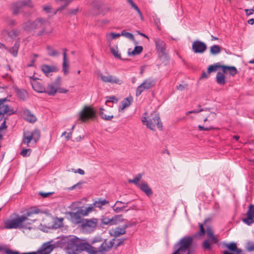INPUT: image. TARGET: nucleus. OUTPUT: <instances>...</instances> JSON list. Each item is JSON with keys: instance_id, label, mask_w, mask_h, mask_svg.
<instances>
[{"instance_id": "1", "label": "nucleus", "mask_w": 254, "mask_h": 254, "mask_svg": "<svg viewBox=\"0 0 254 254\" xmlns=\"http://www.w3.org/2000/svg\"><path fill=\"white\" fill-rule=\"evenodd\" d=\"M49 24L48 20L46 18L38 17L35 20H29L22 24L23 30L28 32H35V30L41 28L37 34V36H40L48 33L46 30V26Z\"/></svg>"}, {"instance_id": "2", "label": "nucleus", "mask_w": 254, "mask_h": 254, "mask_svg": "<svg viewBox=\"0 0 254 254\" xmlns=\"http://www.w3.org/2000/svg\"><path fill=\"white\" fill-rule=\"evenodd\" d=\"M142 122L143 125H146L147 128L152 130H155L156 127L160 130H162L163 129L162 123L160 118L159 115L156 112L151 113L148 118L143 117L142 119Z\"/></svg>"}, {"instance_id": "3", "label": "nucleus", "mask_w": 254, "mask_h": 254, "mask_svg": "<svg viewBox=\"0 0 254 254\" xmlns=\"http://www.w3.org/2000/svg\"><path fill=\"white\" fill-rule=\"evenodd\" d=\"M193 236H185L176 243L174 246V249L177 250L182 253H185L190 248L193 240Z\"/></svg>"}, {"instance_id": "4", "label": "nucleus", "mask_w": 254, "mask_h": 254, "mask_svg": "<svg viewBox=\"0 0 254 254\" xmlns=\"http://www.w3.org/2000/svg\"><path fill=\"white\" fill-rule=\"evenodd\" d=\"M97 117L95 110L91 106H85L79 113V119L82 122H86L89 120H94Z\"/></svg>"}, {"instance_id": "5", "label": "nucleus", "mask_w": 254, "mask_h": 254, "mask_svg": "<svg viewBox=\"0 0 254 254\" xmlns=\"http://www.w3.org/2000/svg\"><path fill=\"white\" fill-rule=\"evenodd\" d=\"M98 224V219L92 218L91 219H83L81 227L82 230L87 233L93 232Z\"/></svg>"}, {"instance_id": "6", "label": "nucleus", "mask_w": 254, "mask_h": 254, "mask_svg": "<svg viewBox=\"0 0 254 254\" xmlns=\"http://www.w3.org/2000/svg\"><path fill=\"white\" fill-rule=\"evenodd\" d=\"M8 101L6 98H0V122L3 119L4 114L11 115L15 113L13 109H9L5 102Z\"/></svg>"}, {"instance_id": "7", "label": "nucleus", "mask_w": 254, "mask_h": 254, "mask_svg": "<svg viewBox=\"0 0 254 254\" xmlns=\"http://www.w3.org/2000/svg\"><path fill=\"white\" fill-rule=\"evenodd\" d=\"M156 49L159 56L169 61L170 58L166 52V43L165 42L159 38H156L155 40Z\"/></svg>"}, {"instance_id": "8", "label": "nucleus", "mask_w": 254, "mask_h": 254, "mask_svg": "<svg viewBox=\"0 0 254 254\" xmlns=\"http://www.w3.org/2000/svg\"><path fill=\"white\" fill-rule=\"evenodd\" d=\"M206 49L207 45L202 41L196 40L192 44V50L195 54L203 53Z\"/></svg>"}, {"instance_id": "9", "label": "nucleus", "mask_w": 254, "mask_h": 254, "mask_svg": "<svg viewBox=\"0 0 254 254\" xmlns=\"http://www.w3.org/2000/svg\"><path fill=\"white\" fill-rule=\"evenodd\" d=\"M116 240V238H113L112 240L108 242L107 239H105L101 246L98 248L99 252L104 254L110 251L112 247H114Z\"/></svg>"}, {"instance_id": "10", "label": "nucleus", "mask_w": 254, "mask_h": 254, "mask_svg": "<svg viewBox=\"0 0 254 254\" xmlns=\"http://www.w3.org/2000/svg\"><path fill=\"white\" fill-rule=\"evenodd\" d=\"M82 211H79L78 209L76 212H67L66 213L70 217V221L75 224L82 223L83 222V219L81 218Z\"/></svg>"}, {"instance_id": "11", "label": "nucleus", "mask_w": 254, "mask_h": 254, "mask_svg": "<svg viewBox=\"0 0 254 254\" xmlns=\"http://www.w3.org/2000/svg\"><path fill=\"white\" fill-rule=\"evenodd\" d=\"M247 217L243 219V221L248 225L254 223V204H250L247 212Z\"/></svg>"}, {"instance_id": "12", "label": "nucleus", "mask_w": 254, "mask_h": 254, "mask_svg": "<svg viewBox=\"0 0 254 254\" xmlns=\"http://www.w3.org/2000/svg\"><path fill=\"white\" fill-rule=\"evenodd\" d=\"M51 242L44 243L36 251L37 254H50L54 248V245L50 244Z\"/></svg>"}, {"instance_id": "13", "label": "nucleus", "mask_w": 254, "mask_h": 254, "mask_svg": "<svg viewBox=\"0 0 254 254\" xmlns=\"http://www.w3.org/2000/svg\"><path fill=\"white\" fill-rule=\"evenodd\" d=\"M80 239L75 237L69 240L67 243V249L73 254H75L77 252L76 248L78 247Z\"/></svg>"}, {"instance_id": "14", "label": "nucleus", "mask_w": 254, "mask_h": 254, "mask_svg": "<svg viewBox=\"0 0 254 254\" xmlns=\"http://www.w3.org/2000/svg\"><path fill=\"white\" fill-rule=\"evenodd\" d=\"M14 219L18 228H27V225H31L32 224L31 222H26V217L22 216V215L20 216L17 214L16 217L14 218Z\"/></svg>"}, {"instance_id": "15", "label": "nucleus", "mask_w": 254, "mask_h": 254, "mask_svg": "<svg viewBox=\"0 0 254 254\" xmlns=\"http://www.w3.org/2000/svg\"><path fill=\"white\" fill-rule=\"evenodd\" d=\"M30 78L34 79L33 81L31 82L33 89L38 93H44L45 92V87L40 82L36 80L37 78H34L33 76Z\"/></svg>"}, {"instance_id": "16", "label": "nucleus", "mask_w": 254, "mask_h": 254, "mask_svg": "<svg viewBox=\"0 0 254 254\" xmlns=\"http://www.w3.org/2000/svg\"><path fill=\"white\" fill-rule=\"evenodd\" d=\"M138 188L144 192L148 197H150L153 195L152 189L149 186L148 184L143 181L140 183Z\"/></svg>"}, {"instance_id": "17", "label": "nucleus", "mask_w": 254, "mask_h": 254, "mask_svg": "<svg viewBox=\"0 0 254 254\" xmlns=\"http://www.w3.org/2000/svg\"><path fill=\"white\" fill-rule=\"evenodd\" d=\"M66 49H63V71L64 75H67L68 71L69 64L66 57Z\"/></svg>"}, {"instance_id": "18", "label": "nucleus", "mask_w": 254, "mask_h": 254, "mask_svg": "<svg viewBox=\"0 0 254 254\" xmlns=\"http://www.w3.org/2000/svg\"><path fill=\"white\" fill-rule=\"evenodd\" d=\"M110 235L114 237L115 238L126 233V230L122 227H118L115 229L113 228L109 231Z\"/></svg>"}, {"instance_id": "19", "label": "nucleus", "mask_w": 254, "mask_h": 254, "mask_svg": "<svg viewBox=\"0 0 254 254\" xmlns=\"http://www.w3.org/2000/svg\"><path fill=\"white\" fill-rule=\"evenodd\" d=\"M41 70L45 75H47L50 72L58 71L59 68L54 65H49L44 64L41 65Z\"/></svg>"}, {"instance_id": "20", "label": "nucleus", "mask_w": 254, "mask_h": 254, "mask_svg": "<svg viewBox=\"0 0 254 254\" xmlns=\"http://www.w3.org/2000/svg\"><path fill=\"white\" fill-rule=\"evenodd\" d=\"M0 252H3V254H20L19 252L13 251L9 248H5L0 246ZM21 254H37L36 252L23 253Z\"/></svg>"}, {"instance_id": "21", "label": "nucleus", "mask_w": 254, "mask_h": 254, "mask_svg": "<svg viewBox=\"0 0 254 254\" xmlns=\"http://www.w3.org/2000/svg\"><path fill=\"white\" fill-rule=\"evenodd\" d=\"M40 211V210L38 208H31L28 211L26 212V213L22 215V216H24L26 217V221L30 220V222L32 223L34 222H35V220H31L28 218L29 217L31 216L32 215L34 214H38Z\"/></svg>"}, {"instance_id": "22", "label": "nucleus", "mask_w": 254, "mask_h": 254, "mask_svg": "<svg viewBox=\"0 0 254 254\" xmlns=\"http://www.w3.org/2000/svg\"><path fill=\"white\" fill-rule=\"evenodd\" d=\"M206 232L208 237L207 239L210 240L214 244H217L219 240L214 235L213 230L211 227L208 226L206 227Z\"/></svg>"}, {"instance_id": "23", "label": "nucleus", "mask_w": 254, "mask_h": 254, "mask_svg": "<svg viewBox=\"0 0 254 254\" xmlns=\"http://www.w3.org/2000/svg\"><path fill=\"white\" fill-rule=\"evenodd\" d=\"M19 46V41H16L13 47L10 48H6V50L8 51L14 57H16L18 54Z\"/></svg>"}, {"instance_id": "24", "label": "nucleus", "mask_w": 254, "mask_h": 254, "mask_svg": "<svg viewBox=\"0 0 254 254\" xmlns=\"http://www.w3.org/2000/svg\"><path fill=\"white\" fill-rule=\"evenodd\" d=\"M209 220V218L206 219L203 223H198L199 230L196 233L193 235L194 238L197 237L198 236H204L205 233V230L204 228V225L206 224V222Z\"/></svg>"}, {"instance_id": "25", "label": "nucleus", "mask_w": 254, "mask_h": 254, "mask_svg": "<svg viewBox=\"0 0 254 254\" xmlns=\"http://www.w3.org/2000/svg\"><path fill=\"white\" fill-rule=\"evenodd\" d=\"M216 81L217 83L220 85L225 84L226 81L225 74L221 72H218L216 76Z\"/></svg>"}, {"instance_id": "26", "label": "nucleus", "mask_w": 254, "mask_h": 254, "mask_svg": "<svg viewBox=\"0 0 254 254\" xmlns=\"http://www.w3.org/2000/svg\"><path fill=\"white\" fill-rule=\"evenodd\" d=\"M23 114L26 116V119L29 122L34 123L36 121V117L31 113V111L29 109H25L23 111Z\"/></svg>"}, {"instance_id": "27", "label": "nucleus", "mask_w": 254, "mask_h": 254, "mask_svg": "<svg viewBox=\"0 0 254 254\" xmlns=\"http://www.w3.org/2000/svg\"><path fill=\"white\" fill-rule=\"evenodd\" d=\"M4 224L6 229H11L18 228L14 219L6 220L4 222Z\"/></svg>"}, {"instance_id": "28", "label": "nucleus", "mask_w": 254, "mask_h": 254, "mask_svg": "<svg viewBox=\"0 0 254 254\" xmlns=\"http://www.w3.org/2000/svg\"><path fill=\"white\" fill-rule=\"evenodd\" d=\"M16 96L22 100H25L27 96V93L25 89H19L16 88L15 89Z\"/></svg>"}, {"instance_id": "29", "label": "nucleus", "mask_w": 254, "mask_h": 254, "mask_svg": "<svg viewBox=\"0 0 254 254\" xmlns=\"http://www.w3.org/2000/svg\"><path fill=\"white\" fill-rule=\"evenodd\" d=\"M57 92V88L55 87V85L49 84L47 88H45V92L44 93H46L48 94L50 96H54L56 93Z\"/></svg>"}, {"instance_id": "30", "label": "nucleus", "mask_w": 254, "mask_h": 254, "mask_svg": "<svg viewBox=\"0 0 254 254\" xmlns=\"http://www.w3.org/2000/svg\"><path fill=\"white\" fill-rule=\"evenodd\" d=\"M110 52L114 56V57L116 59L122 60V61H130V59H123L121 57V54L118 53V47L116 46V49L114 47H111L110 48Z\"/></svg>"}, {"instance_id": "31", "label": "nucleus", "mask_w": 254, "mask_h": 254, "mask_svg": "<svg viewBox=\"0 0 254 254\" xmlns=\"http://www.w3.org/2000/svg\"><path fill=\"white\" fill-rule=\"evenodd\" d=\"M34 134L28 132V134L26 135V133H23V137L22 139V143L26 144L27 146L29 145V143L33 140Z\"/></svg>"}, {"instance_id": "32", "label": "nucleus", "mask_w": 254, "mask_h": 254, "mask_svg": "<svg viewBox=\"0 0 254 254\" xmlns=\"http://www.w3.org/2000/svg\"><path fill=\"white\" fill-rule=\"evenodd\" d=\"M155 84V81L153 79L150 78L145 79L144 81V82L142 83V85H143L146 90H148L151 88V87L154 86Z\"/></svg>"}, {"instance_id": "33", "label": "nucleus", "mask_w": 254, "mask_h": 254, "mask_svg": "<svg viewBox=\"0 0 254 254\" xmlns=\"http://www.w3.org/2000/svg\"><path fill=\"white\" fill-rule=\"evenodd\" d=\"M63 218H57L53 222V224L51 226L52 229H57L63 226Z\"/></svg>"}, {"instance_id": "34", "label": "nucleus", "mask_w": 254, "mask_h": 254, "mask_svg": "<svg viewBox=\"0 0 254 254\" xmlns=\"http://www.w3.org/2000/svg\"><path fill=\"white\" fill-rule=\"evenodd\" d=\"M109 202L105 199L99 198L98 200L95 201L92 205L96 207L101 208L102 206L108 204Z\"/></svg>"}, {"instance_id": "35", "label": "nucleus", "mask_w": 254, "mask_h": 254, "mask_svg": "<svg viewBox=\"0 0 254 254\" xmlns=\"http://www.w3.org/2000/svg\"><path fill=\"white\" fill-rule=\"evenodd\" d=\"M143 51V47L141 46H136L134 49L130 52L129 50L127 52L128 56H135L140 54Z\"/></svg>"}, {"instance_id": "36", "label": "nucleus", "mask_w": 254, "mask_h": 254, "mask_svg": "<svg viewBox=\"0 0 254 254\" xmlns=\"http://www.w3.org/2000/svg\"><path fill=\"white\" fill-rule=\"evenodd\" d=\"M88 244H89L88 243L82 242V240L80 239L78 247L76 248V252L80 253L82 251H85L87 249V247H89Z\"/></svg>"}, {"instance_id": "37", "label": "nucleus", "mask_w": 254, "mask_h": 254, "mask_svg": "<svg viewBox=\"0 0 254 254\" xmlns=\"http://www.w3.org/2000/svg\"><path fill=\"white\" fill-rule=\"evenodd\" d=\"M221 51V48L218 45H214L210 48V53L212 55L219 54Z\"/></svg>"}, {"instance_id": "38", "label": "nucleus", "mask_w": 254, "mask_h": 254, "mask_svg": "<svg viewBox=\"0 0 254 254\" xmlns=\"http://www.w3.org/2000/svg\"><path fill=\"white\" fill-rule=\"evenodd\" d=\"M111 219L112 225H116L118 223L124 221V219L123 218V215L122 214L115 215L111 218Z\"/></svg>"}, {"instance_id": "39", "label": "nucleus", "mask_w": 254, "mask_h": 254, "mask_svg": "<svg viewBox=\"0 0 254 254\" xmlns=\"http://www.w3.org/2000/svg\"><path fill=\"white\" fill-rule=\"evenodd\" d=\"M132 100V99L131 97L125 98L124 100H123L121 102L122 107H120V109L123 110L124 109L128 107L130 105Z\"/></svg>"}, {"instance_id": "40", "label": "nucleus", "mask_w": 254, "mask_h": 254, "mask_svg": "<svg viewBox=\"0 0 254 254\" xmlns=\"http://www.w3.org/2000/svg\"><path fill=\"white\" fill-rule=\"evenodd\" d=\"M109 80L110 81L109 83L112 84H117L121 85L124 82L123 80L119 79L116 76H114L112 75H109Z\"/></svg>"}, {"instance_id": "41", "label": "nucleus", "mask_w": 254, "mask_h": 254, "mask_svg": "<svg viewBox=\"0 0 254 254\" xmlns=\"http://www.w3.org/2000/svg\"><path fill=\"white\" fill-rule=\"evenodd\" d=\"M91 4L94 9L99 10L102 8L103 2L100 0H93Z\"/></svg>"}, {"instance_id": "42", "label": "nucleus", "mask_w": 254, "mask_h": 254, "mask_svg": "<svg viewBox=\"0 0 254 254\" xmlns=\"http://www.w3.org/2000/svg\"><path fill=\"white\" fill-rule=\"evenodd\" d=\"M104 109L103 108H100L99 115L102 119L106 121H110L114 118L113 115L107 116L104 113Z\"/></svg>"}, {"instance_id": "43", "label": "nucleus", "mask_w": 254, "mask_h": 254, "mask_svg": "<svg viewBox=\"0 0 254 254\" xmlns=\"http://www.w3.org/2000/svg\"><path fill=\"white\" fill-rule=\"evenodd\" d=\"M129 3L131 5V6L135 9V10H136L137 13H138L139 17L142 21L144 20V18L143 16V15L140 10V9L138 8L137 5L133 2L132 0H130L129 1Z\"/></svg>"}, {"instance_id": "44", "label": "nucleus", "mask_w": 254, "mask_h": 254, "mask_svg": "<svg viewBox=\"0 0 254 254\" xmlns=\"http://www.w3.org/2000/svg\"><path fill=\"white\" fill-rule=\"evenodd\" d=\"M46 49L48 51V55L50 56L56 57L59 55L58 52L53 49L50 46H47Z\"/></svg>"}, {"instance_id": "45", "label": "nucleus", "mask_w": 254, "mask_h": 254, "mask_svg": "<svg viewBox=\"0 0 254 254\" xmlns=\"http://www.w3.org/2000/svg\"><path fill=\"white\" fill-rule=\"evenodd\" d=\"M19 6H27L29 8H32L33 7V4L31 0H24L19 2Z\"/></svg>"}, {"instance_id": "46", "label": "nucleus", "mask_w": 254, "mask_h": 254, "mask_svg": "<svg viewBox=\"0 0 254 254\" xmlns=\"http://www.w3.org/2000/svg\"><path fill=\"white\" fill-rule=\"evenodd\" d=\"M225 246L231 252V253H234L237 250V244L235 242L225 244Z\"/></svg>"}, {"instance_id": "47", "label": "nucleus", "mask_w": 254, "mask_h": 254, "mask_svg": "<svg viewBox=\"0 0 254 254\" xmlns=\"http://www.w3.org/2000/svg\"><path fill=\"white\" fill-rule=\"evenodd\" d=\"M219 68L218 63L211 64L207 67V72L208 74L215 72Z\"/></svg>"}, {"instance_id": "48", "label": "nucleus", "mask_w": 254, "mask_h": 254, "mask_svg": "<svg viewBox=\"0 0 254 254\" xmlns=\"http://www.w3.org/2000/svg\"><path fill=\"white\" fill-rule=\"evenodd\" d=\"M121 36H124L131 41H134V37L131 33L127 32L126 30H123L121 32Z\"/></svg>"}, {"instance_id": "49", "label": "nucleus", "mask_w": 254, "mask_h": 254, "mask_svg": "<svg viewBox=\"0 0 254 254\" xmlns=\"http://www.w3.org/2000/svg\"><path fill=\"white\" fill-rule=\"evenodd\" d=\"M32 152V149L30 148H25L22 149L20 153V154L24 157H27L30 156Z\"/></svg>"}, {"instance_id": "50", "label": "nucleus", "mask_w": 254, "mask_h": 254, "mask_svg": "<svg viewBox=\"0 0 254 254\" xmlns=\"http://www.w3.org/2000/svg\"><path fill=\"white\" fill-rule=\"evenodd\" d=\"M88 246L87 247L86 250V252H87L89 254H97V253L99 252L98 250H96V248L92 247L89 244H88Z\"/></svg>"}, {"instance_id": "51", "label": "nucleus", "mask_w": 254, "mask_h": 254, "mask_svg": "<svg viewBox=\"0 0 254 254\" xmlns=\"http://www.w3.org/2000/svg\"><path fill=\"white\" fill-rule=\"evenodd\" d=\"M210 240L206 239L203 242L202 248L204 250H211L212 249L211 246L210 244Z\"/></svg>"}, {"instance_id": "52", "label": "nucleus", "mask_w": 254, "mask_h": 254, "mask_svg": "<svg viewBox=\"0 0 254 254\" xmlns=\"http://www.w3.org/2000/svg\"><path fill=\"white\" fill-rule=\"evenodd\" d=\"M127 238H122L120 239H116V241H117L118 242H117V243L114 244V248L117 249L120 246L124 245L125 241L126 240H127Z\"/></svg>"}, {"instance_id": "53", "label": "nucleus", "mask_w": 254, "mask_h": 254, "mask_svg": "<svg viewBox=\"0 0 254 254\" xmlns=\"http://www.w3.org/2000/svg\"><path fill=\"white\" fill-rule=\"evenodd\" d=\"M101 222L103 225H112V219L108 217L103 216L101 219Z\"/></svg>"}, {"instance_id": "54", "label": "nucleus", "mask_w": 254, "mask_h": 254, "mask_svg": "<svg viewBox=\"0 0 254 254\" xmlns=\"http://www.w3.org/2000/svg\"><path fill=\"white\" fill-rule=\"evenodd\" d=\"M32 133L34 134L33 140L36 143L40 137V131L39 129H35Z\"/></svg>"}, {"instance_id": "55", "label": "nucleus", "mask_w": 254, "mask_h": 254, "mask_svg": "<svg viewBox=\"0 0 254 254\" xmlns=\"http://www.w3.org/2000/svg\"><path fill=\"white\" fill-rule=\"evenodd\" d=\"M228 71L231 76H235L238 73V70L235 66H229Z\"/></svg>"}, {"instance_id": "56", "label": "nucleus", "mask_w": 254, "mask_h": 254, "mask_svg": "<svg viewBox=\"0 0 254 254\" xmlns=\"http://www.w3.org/2000/svg\"><path fill=\"white\" fill-rule=\"evenodd\" d=\"M146 90V89L145 88V87L143 86V85H142V83L139 85L138 86L137 88H136V93H135V94H136V96H139V95H141V94L142 93V92Z\"/></svg>"}, {"instance_id": "57", "label": "nucleus", "mask_w": 254, "mask_h": 254, "mask_svg": "<svg viewBox=\"0 0 254 254\" xmlns=\"http://www.w3.org/2000/svg\"><path fill=\"white\" fill-rule=\"evenodd\" d=\"M79 8L78 7L74 9H68L67 10L66 15H75L77 14Z\"/></svg>"}, {"instance_id": "58", "label": "nucleus", "mask_w": 254, "mask_h": 254, "mask_svg": "<svg viewBox=\"0 0 254 254\" xmlns=\"http://www.w3.org/2000/svg\"><path fill=\"white\" fill-rule=\"evenodd\" d=\"M112 208L115 212L118 213L123 211V209L121 206H118V204L115 203L112 206Z\"/></svg>"}, {"instance_id": "59", "label": "nucleus", "mask_w": 254, "mask_h": 254, "mask_svg": "<svg viewBox=\"0 0 254 254\" xmlns=\"http://www.w3.org/2000/svg\"><path fill=\"white\" fill-rule=\"evenodd\" d=\"M108 100L106 101V103L107 102H113L117 103L118 102V99L114 96L107 97Z\"/></svg>"}, {"instance_id": "60", "label": "nucleus", "mask_w": 254, "mask_h": 254, "mask_svg": "<svg viewBox=\"0 0 254 254\" xmlns=\"http://www.w3.org/2000/svg\"><path fill=\"white\" fill-rule=\"evenodd\" d=\"M218 66L219 68H220L222 70V73H224V74L226 73L227 71H228L229 67L228 65H220L219 63H218Z\"/></svg>"}, {"instance_id": "61", "label": "nucleus", "mask_w": 254, "mask_h": 254, "mask_svg": "<svg viewBox=\"0 0 254 254\" xmlns=\"http://www.w3.org/2000/svg\"><path fill=\"white\" fill-rule=\"evenodd\" d=\"M128 182L130 183L134 184L137 187H139V185H140V183H139L138 180L136 177H134L132 180H129Z\"/></svg>"}, {"instance_id": "62", "label": "nucleus", "mask_w": 254, "mask_h": 254, "mask_svg": "<svg viewBox=\"0 0 254 254\" xmlns=\"http://www.w3.org/2000/svg\"><path fill=\"white\" fill-rule=\"evenodd\" d=\"M61 80L62 78L60 76L57 77L54 82V85L57 87L60 86L61 85Z\"/></svg>"}, {"instance_id": "63", "label": "nucleus", "mask_w": 254, "mask_h": 254, "mask_svg": "<svg viewBox=\"0 0 254 254\" xmlns=\"http://www.w3.org/2000/svg\"><path fill=\"white\" fill-rule=\"evenodd\" d=\"M198 128L199 130H205V131H209L213 129L212 127H204L198 125Z\"/></svg>"}, {"instance_id": "64", "label": "nucleus", "mask_w": 254, "mask_h": 254, "mask_svg": "<svg viewBox=\"0 0 254 254\" xmlns=\"http://www.w3.org/2000/svg\"><path fill=\"white\" fill-rule=\"evenodd\" d=\"M101 79L105 83H109L110 81L109 80V75L108 76H106L102 74L100 76Z\"/></svg>"}]
</instances>
